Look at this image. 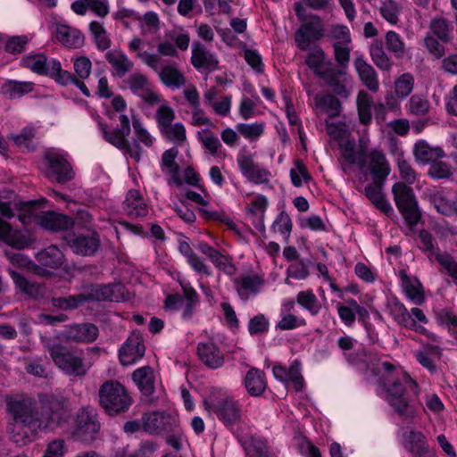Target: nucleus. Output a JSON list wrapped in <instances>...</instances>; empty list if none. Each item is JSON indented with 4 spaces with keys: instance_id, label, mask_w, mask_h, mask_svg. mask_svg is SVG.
Wrapping results in <instances>:
<instances>
[{
    "instance_id": "20e7f679",
    "label": "nucleus",
    "mask_w": 457,
    "mask_h": 457,
    "mask_svg": "<svg viewBox=\"0 0 457 457\" xmlns=\"http://www.w3.org/2000/svg\"><path fill=\"white\" fill-rule=\"evenodd\" d=\"M98 404L110 417L126 413L134 400L127 387L118 380L104 381L98 389Z\"/></svg>"
},
{
    "instance_id": "ddd939ff",
    "label": "nucleus",
    "mask_w": 457,
    "mask_h": 457,
    "mask_svg": "<svg viewBox=\"0 0 457 457\" xmlns=\"http://www.w3.org/2000/svg\"><path fill=\"white\" fill-rule=\"evenodd\" d=\"M98 334L95 324L85 322L66 326L62 336L66 342L89 344L96 340Z\"/></svg>"
},
{
    "instance_id": "0eeeda50",
    "label": "nucleus",
    "mask_w": 457,
    "mask_h": 457,
    "mask_svg": "<svg viewBox=\"0 0 457 457\" xmlns=\"http://www.w3.org/2000/svg\"><path fill=\"white\" fill-rule=\"evenodd\" d=\"M100 422L96 410L83 407L79 410L71 430L72 437L80 442L91 443L100 431Z\"/></svg>"
},
{
    "instance_id": "09e8293b",
    "label": "nucleus",
    "mask_w": 457,
    "mask_h": 457,
    "mask_svg": "<svg viewBox=\"0 0 457 457\" xmlns=\"http://www.w3.org/2000/svg\"><path fill=\"white\" fill-rule=\"evenodd\" d=\"M89 30L94 37L96 47L100 51L107 50L111 46V39L101 22L91 21Z\"/></svg>"
},
{
    "instance_id": "b1692460",
    "label": "nucleus",
    "mask_w": 457,
    "mask_h": 457,
    "mask_svg": "<svg viewBox=\"0 0 457 457\" xmlns=\"http://www.w3.org/2000/svg\"><path fill=\"white\" fill-rule=\"evenodd\" d=\"M369 157L370 171L373 180H377L379 184H385L390 173V166L386 155L378 150H372Z\"/></svg>"
},
{
    "instance_id": "774afa93",
    "label": "nucleus",
    "mask_w": 457,
    "mask_h": 457,
    "mask_svg": "<svg viewBox=\"0 0 457 457\" xmlns=\"http://www.w3.org/2000/svg\"><path fill=\"white\" fill-rule=\"evenodd\" d=\"M28 43L29 37L27 36L10 37L5 42L4 49L12 54H21L25 50Z\"/></svg>"
},
{
    "instance_id": "8fccbe9b",
    "label": "nucleus",
    "mask_w": 457,
    "mask_h": 457,
    "mask_svg": "<svg viewBox=\"0 0 457 457\" xmlns=\"http://www.w3.org/2000/svg\"><path fill=\"white\" fill-rule=\"evenodd\" d=\"M99 128L102 131L104 138L112 145L119 149L129 148V142L126 139L128 135L122 134L120 129H116L112 131H108L107 125L99 122Z\"/></svg>"
},
{
    "instance_id": "4468645a",
    "label": "nucleus",
    "mask_w": 457,
    "mask_h": 457,
    "mask_svg": "<svg viewBox=\"0 0 457 457\" xmlns=\"http://www.w3.org/2000/svg\"><path fill=\"white\" fill-rule=\"evenodd\" d=\"M0 241L21 250L29 247L34 239L28 230L12 229L8 222L0 218Z\"/></svg>"
},
{
    "instance_id": "f03ea898",
    "label": "nucleus",
    "mask_w": 457,
    "mask_h": 457,
    "mask_svg": "<svg viewBox=\"0 0 457 457\" xmlns=\"http://www.w3.org/2000/svg\"><path fill=\"white\" fill-rule=\"evenodd\" d=\"M387 395L386 401L398 416L405 421L411 422L417 414V409L408 395V390L415 395L419 394V385L408 373L393 382L383 385Z\"/></svg>"
},
{
    "instance_id": "cd10ccee",
    "label": "nucleus",
    "mask_w": 457,
    "mask_h": 457,
    "mask_svg": "<svg viewBox=\"0 0 457 457\" xmlns=\"http://www.w3.org/2000/svg\"><path fill=\"white\" fill-rule=\"evenodd\" d=\"M345 75L343 69L334 67L333 63L327 66L320 74L319 78L323 79L334 92L337 95L347 96L345 86L343 84L341 78Z\"/></svg>"
},
{
    "instance_id": "338daca9",
    "label": "nucleus",
    "mask_w": 457,
    "mask_h": 457,
    "mask_svg": "<svg viewBox=\"0 0 457 457\" xmlns=\"http://www.w3.org/2000/svg\"><path fill=\"white\" fill-rule=\"evenodd\" d=\"M429 106V102L420 95L412 96L409 101L410 112L417 116H422L428 113Z\"/></svg>"
},
{
    "instance_id": "4c0bfd02",
    "label": "nucleus",
    "mask_w": 457,
    "mask_h": 457,
    "mask_svg": "<svg viewBox=\"0 0 457 457\" xmlns=\"http://www.w3.org/2000/svg\"><path fill=\"white\" fill-rule=\"evenodd\" d=\"M331 62L330 60L327 59L325 52L319 46H315L311 49L305 60V63L313 71L317 77L327 66H329Z\"/></svg>"
},
{
    "instance_id": "5fc2aeb1",
    "label": "nucleus",
    "mask_w": 457,
    "mask_h": 457,
    "mask_svg": "<svg viewBox=\"0 0 457 457\" xmlns=\"http://www.w3.org/2000/svg\"><path fill=\"white\" fill-rule=\"evenodd\" d=\"M385 39L387 50L393 53L396 58H402L405 54V45L396 32L393 30L386 32Z\"/></svg>"
},
{
    "instance_id": "6e6552de",
    "label": "nucleus",
    "mask_w": 457,
    "mask_h": 457,
    "mask_svg": "<svg viewBox=\"0 0 457 457\" xmlns=\"http://www.w3.org/2000/svg\"><path fill=\"white\" fill-rule=\"evenodd\" d=\"M46 203V199L40 201L20 202L16 199V195L12 190L4 189L0 192V213L4 218L10 219L13 217L12 206L23 212L19 215V220L24 225L30 223L34 210L42 207Z\"/></svg>"
},
{
    "instance_id": "6ab92c4d",
    "label": "nucleus",
    "mask_w": 457,
    "mask_h": 457,
    "mask_svg": "<svg viewBox=\"0 0 457 457\" xmlns=\"http://www.w3.org/2000/svg\"><path fill=\"white\" fill-rule=\"evenodd\" d=\"M127 83L129 89L145 103L153 105L161 101L159 96L149 87V80L145 74L134 73L128 78Z\"/></svg>"
},
{
    "instance_id": "72a5a7b5",
    "label": "nucleus",
    "mask_w": 457,
    "mask_h": 457,
    "mask_svg": "<svg viewBox=\"0 0 457 457\" xmlns=\"http://www.w3.org/2000/svg\"><path fill=\"white\" fill-rule=\"evenodd\" d=\"M428 200L436 211L443 215L451 216L457 212L456 202L452 200L444 191L430 193Z\"/></svg>"
},
{
    "instance_id": "e433bc0d",
    "label": "nucleus",
    "mask_w": 457,
    "mask_h": 457,
    "mask_svg": "<svg viewBox=\"0 0 457 457\" xmlns=\"http://www.w3.org/2000/svg\"><path fill=\"white\" fill-rule=\"evenodd\" d=\"M370 54L373 63L383 71H389L393 67V61L384 49L383 42L375 39L370 46Z\"/></svg>"
},
{
    "instance_id": "c03bdc74",
    "label": "nucleus",
    "mask_w": 457,
    "mask_h": 457,
    "mask_svg": "<svg viewBox=\"0 0 457 457\" xmlns=\"http://www.w3.org/2000/svg\"><path fill=\"white\" fill-rule=\"evenodd\" d=\"M102 301L120 302L127 300L126 287L120 283L102 285Z\"/></svg>"
},
{
    "instance_id": "c9c22d12",
    "label": "nucleus",
    "mask_w": 457,
    "mask_h": 457,
    "mask_svg": "<svg viewBox=\"0 0 457 457\" xmlns=\"http://www.w3.org/2000/svg\"><path fill=\"white\" fill-rule=\"evenodd\" d=\"M132 378L145 395H151L154 392V376L150 366L136 370Z\"/></svg>"
},
{
    "instance_id": "58836bf2",
    "label": "nucleus",
    "mask_w": 457,
    "mask_h": 457,
    "mask_svg": "<svg viewBox=\"0 0 457 457\" xmlns=\"http://www.w3.org/2000/svg\"><path fill=\"white\" fill-rule=\"evenodd\" d=\"M179 155V149L176 147H171L166 151L162 155V169L167 170L168 174L170 176L171 180L179 185L181 183L179 174V165L176 162V159Z\"/></svg>"
},
{
    "instance_id": "79ce46f5",
    "label": "nucleus",
    "mask_w": 457,
    "mask_h": 457,
    "mask_svg": "<svg viewBox=\"0 0 457 457\" xmlns=\"http://www.w3.org/2000/svg\"><path fill=\"white\" fill-rule=\"evenodd\" d=\"M315 103L322 111L328 113L330 119L339 116L342 111L340 100L331 94L317 95Z\"/></svg>"
},
{
    "instance_id": "dca6fc26",
    "label": "nucleus",
    "mask_w": 457,
    "mask_h": 457,
    "mask_svg": "<svg viewBox=\"0 0 457 457\" xmlns=\"http://www.w3.org/2000/svg\"><path fill=\"white\" fill-rule=\"evenodd\" d=\"M237 163L242 174L255 184L269 183L270 171L253 162L251 155L242 154L237 158Z\"/></svg>"
},
{
    "instance_id": "0e129e2a",
    "label": "nucleus",
    "mask_w": 457,
    "mask_h": 457,
    "mask_svg": "<svg viewBox=\"0 0 457 457\" xmlns=\"http://www.w3.org/2000/svg\"><path fill=\"white\" fill-rule=\"evenodd\" d=\"M198 138L204 147L212 155L216 154L221 144L217 137L209 129H204L198 132Z\"/></svg>"
},
{
    "instance_id": "49530a36",
    "label": "nucleus",
    "mask_w": 457,
    "mask_h": 457,
    "mask_svg": "<svg viewBox=\"0 0 457 457\" xmlns=\"http://www.w3.org/2000/svg\"><path fill=\"white\" fill-rule=\"evenodd\" d=\"M296 302L303 308L310 312L312 315H316L321 309V304L312 290L301 291L297 294Z\"/></svg>"
},
{
    "instance_id": "7c9ffc66",
    "label": "nucleus",
    "mask_w": 457,
    "mask_h": 457,
    "mask_svg": "<svg viewBox=\"0 0 457 457\" xmlns=\"http://www.w3.org/2000/svg\"><path fill=\"white\" fill-rule=\"evenodd\" d=\"M413 154L418 162L424 163H432L445 155L440 146H432L425 140H420L414 145Z\"/></svg>"
},
{
    "instance_id": "680f3d73",
    "label": "nucleus",
    "mask_w": 457,
    "mask_h": 457,
    "mask_svg": "<svg viewBox=\"0 0 457 457\" xmlns=\"http://www.w3.org/2000/svg\"><path fill=\"white\" fill-rule=\"evenodd\" d=\"M328 37L335 40L333 44L349 45L352 41L350 31L344 25H332L328 30Z\"/></svg>"
},
{
    "instance_id": "ea45409f",
    "label": "nucleus",
    "mask_w": 457,
    "mask_h": 457,
    "mask_svg": "<svg viewBox=\"0 0 457 457\" xmlns=\"http://www.w3.org/2000/svg\"><path fill=\"white\" fill-rule=\"evenodd\" d=\"M179 251L187 259L191 268L200 273L210 275L207 265L196 253L192 250L190 245L187 241H180L179 244Z\"/></svg>"
},
{
    "instance_id": "5701e85b",
    "label": "nucleus",
    "mask_w": 457,
    "mask_h": 457,
    "mask_svg": "<svg viewBox=\"0 0 457 457\" xmlns=\"http://www.w3.org/2000/svg\"><path fill=\"white\" fill-rule=\"evenodd\" d=\"M123 211L132 219L145 217L148 213L147 205L138 190L131 189L127 193Z\"/></svg>"
},
{
    "instance_id": "f8f14e48",
    "label": "nucleus",
    "mask_w": 457,
    "mask_h": 457,
    "mask_svg": "<svg viewBox=\"0 0 457 457\" xmlns=\"http://www.w3.org/2000/svg\"><path fill=\"white\" fill-rule=\"evenodd\" d=\"M145 352V346L142 335L132 332L119 351L120 361L124 366L134 364L143 358Z\"/></svg>"
},
{
    "instance_id": "f3484780",
    "label": "nucleus",
    "mask_w": 457,
    "mask_h": 457,
    "mask_svg": "<svg viewBox=\"0 0 457 457\" xmlns=\"http://www.w3.org/2000/svg\"><path fill=\"white\" fill-rule=\"evenodd\" d=\"M67 245L77 254L83 256L94 254L99 248V237L93 233L91 235H67L65 236Z\"/></svg>"
},
{
    "instance_id": "a211bd4d",
    "label": "nucleus",
    "mask_w": 457,
    "mask_h": 457,
    "mask_svg": "<svg viewBox=\"0 0 457 457\" xmlns=\"http://www.w3.org/2000/svg\"><path fill=\"white\" fill-rule=\"evenodd\" d=\"M191 63L196 70L213 71L219 69V60L199 41L192 45Z\"/></svg>"
},
{
    "instance_id": "a18cd8bd",
    "label": "nucleus",
    "mask_w": 457,
    "mask_h": 457,
    "mask_svg": "<svg viewBox=\"0 0 457 457\" xmlns=\"http://www.w3.org/2000/svg\"><path fill=\"white\" fill-rule=\"evenodd\" d=\"M403 287L406 295L415 303L421 304L424 302V295L421 290V285L416 278H411L407 275H403Z\"/></svg>"
},
{
    "instance_id": "3c124183",
    "label": "nucleus",
    "mask_w": 457,
    "mask_h": 457,
    "mask_svg": "<svg viewBox=\"0 0 457 457\" xmlns=\"http://www.w3.org/2000/svg\"><path fill=\"white\" fill-rule=\"evenodd\" d=\"M405 445L408 450L414 453H422L427 449L424 435L420 431H409L404 434Z\"/></svg>"
},
{
    "instance_id": "2eb2a0df",
    "label": "nucleus",
    "mask_w": 457,
    "mask_h": 457,
    "mask_svg": "<svg viewBox=\"0 0 457 457\" xmlns=\"http://www.w3.org/2000/svg\"><path fill=\"white\" fill-rule=\"evenodd\" d=\"M141 420L144 430L149 434L158 435L174 430L175 420L163 412L144 413Z\"/></svg>"
},
{
    "instance_id": "4d7b16f0",
    "label": "nucleus",
    "mask_w": 457,
    "mask_h": 457,
    "mask_svg": "<svg viewBox=\"0 0 457 457\" xmlns=\"http://www.w3.org/2000/svg\"><path fill=\"white\" fill-rule=\"evenodd\" d=\"M22 63L37 74L46 75L47 72V58L42 54L28 56L22 60Z\"/></svg>"
},
{
    "instance_id": "9b49d317",
    "label": "nucleus",
    "mask_w": 457,
    "mask_h": 457,
    "mask_svg": "<svg viewBox=\"0 0 457 457\" xmlns=\"http://www.w3.org/2000/svg\"><path fill=\"white\" fill-rule=\"evenodd\" d=\"M47 168L46 176L52 181L65 184L74 178V172L69 162L61 154L48 152L46 154Z\"/></svg>"
},
{
    "instance_id": "f257e3e1",
    "label": "nucleus",
    "mask_w": 457,
    "mask_h": 457,
    "mask_svg": "<svg viewBox=\"0 0 457 457\" xmlns=\"http://www.w3.org/2000/svg\"><path fill=\"white\" fill-rule=\"evenodd\" d=\"M44 348L49 353L56 367L70 377L83 378L91 368L81 349L71 350L56 337L42 340Z\"/></svg>"
},
{
    "instance_id": "473e14b6",
    "label": "nucleus",
    "mask_w": 457,
    "mask_h": 457,
    "mask_svg": "<svg viewBox=\"0 0 457 457\" xmlns=\"http://www.w3.org/2000/svg\"><path fill=\"white\" fill-rule=\"evenodd\" d=\"M196 248L203 254L206 255L216 267L222 270L224 272L232 274L235 271V266L228 262V258L207 243H199Z\"/></svg>"
},
{
    "instance_id": "a878e982",
    "label": "nucleus",
    "mask_w": 457,
    "mask_h": 457,
    "mask_svg": "<svg viewBox=\"0 0 457 457\" xmlns=\"http://www.w3.org/2000/svg\"><path fill=\"white\" fill-rule=\"evenodd\" d=\"M354 67L363 85L370 91L377 92L379 88V82L375 69L361 56L354 60Z\"/></svg>"
},
{
    "instance_id": "052dcab7",
    "label": "nucleus",
    "mask_w": 457,
    "mask_h": 457,
    "mask_svg": "<svg viewBox=\"0 0 457 457\" xmlns=\"http://www.w3.org/2000/svg\"><path fill=\"white\" fill-rule=\"evenodd\" d=\"M56 82L61 85L67 86L69 84H74L78 88L81 90L84 96L89 97L91 96L89 89L86 86V84L78 79L75 75H72L71 72L62 71L54 77Z\"/></svg>"
},
{
    "instance_id": "412c9836",
    "label": "nucleus",
    "mask_w": 457,
    "mask_h": 457,
    "mask_svg": "<svg viewBox=\"0 0 457 457\" xmlns=\"http://www.w3.org/2000/svg\"><path fill=\"white\" fill-rule=\"evenodd\" d=\"M236 290L240 298L246 301L251 295L258 294L265 284L263 276L244 275L234 279Z\"/></svg>"
},
{
    "instance_id": "1a4fd4ad",
    "label": "nucleus",
    "mask_w": 457,
    "mask_h": 457,
    "mask_svg": "<svg viewBox=\"0 0 457 457\" xmlns=\"http://www.w3.org/2000/svg\"><path fill=\"white\" fill-rule=\"evenodd\" d=\"M325 36V27L320 16L309 15L308 20L302 21L299 29L295 33L296 46L305 51L312 43L320 41Z\"/></svg>"
},
{
    "instance_id": "7ed1b4c3",
    "label": "nucleus",
    "mask_w": 457,
    "mask_h": 457,
    "mask_svg": "<svg viewBox=\"0 0 457 457\" xmlns=\"http://www.w3.org/2000/svg\"><path fill=\"white\" fill-rule=\"evenodd\" d=\"M38 430L54 431L63 427L71 418L69 400L54 394L39 395Z\"/></svg>"
},
{
    "instance_id": "393cba45",
    "label": "nucleus",
    "mask_w": 457,
    "mask_h": 457,
    "mask_svg": "<svg viewBox=\"0 0 457 457\" xmlns=\"http://www.w3.org/2000/svg\"><path fill=\"white\" fill-rule=\"evenodd\" d=\"M197 353L200 360L210 369H218L224 363V355L212 342L199 343Z\"/></svg>"
},
{
    "instance_id": "9d476101",
    "label": "nucleus",
    "mask_w": 457,
    "mask_h": 457,
    "mask_svg": "<svg viewBox=\"0 0 457 457\" xmlns=\"http://www.w3.org/2000/svg\"><path fill=\"white\" fill-rule=\"evenodd\" d=\"M204 409L216 414L226 425H233L241 419V409L231 397H225L214 402L204 401Z\"/></svg>"
},
{
    "instance_id": "69168bd1",
    "label": "nucleus",
    "mask_w": 457,
    "mask_h": 457,
    "mask_svg": "<svg viewBox=\"0 0 457 457\" xmlns=\"http://www.w3.org/2000/svg\"><path fill=\"white\" fill-rule=\"evenodd\" d=\"M400 9V5L394 0H386L380 7V13L388 22L396 24Z\"/></svg>"
},
{
    "instance_id": "c756f323",
    "label": "nucleus",
    "mask_w": 457,
    "mask_h": 457,
    "mask_svg": "<svg viewBox=\"0 0 457 457\" xmlns=\"http://www.w3.org/2000/svg\"><path fill=\"white\" fill-rule=\"evenodd\" d=\"M245 386L251 396L262 395L267 387L265 373L257 368H251L245 375Z\"/></svg>"
},
{
    "instance_id": "864d4df0",
    "label": "nucleus",
    "mask_w": 457,
    "mask_h": 457,
    "mask_svg": "<svg viewBox=\"0 0 457 457\" xmlns=\"http://www.w3.org/2000/svg\"><path fill=\"white\" fill-rule=\"evenodd\" d=\"M453 167L446 162L436 160L428 170V176L435 179H448L453 174Z\"/></svg>"
},
{
    "instance_id": "4be33fe9",
    "label": "nucleus",
    "mask_w": 457,
    "mask_h": 457,
    "mask_svg": "<svg viewBox=\"0 0 457 457\" xmlns=\"http://www.w3.org/2000/svg\"><path fill=\"white\" fill-rule=\"evenodd\" d=\"M9 274L12 278L15 286L20 291L28 297L38 300L45 297V286L37 282L27 279L23 275L16 270H9Z\"/></svg>"
},
{
    "instance_id": "bf43d9fd",
    "label": "nucleus",
    "mask_w": 457,
    "mask_h": 457,
    "mask_svg": "<svg viewBox=\"0 0 457 457\" xmlns=\"http://www.w3.org/2000/svg\"><path fill=\"white\" fill-rule=\"evenodd\" d=\"M435 257L446 273L457 283V261L448 253H435Z\"/></svg>"
},
{
    "instance_id": "bb28decb",
    "label": "nucleus",
    "mask_w": 457,
    "mask_h": 457,
    "mask_svg": "<svg viewBox=\"0 0 457 457\" xmlns=\"http://www.w3.org/2000/svg\"><path fill=\"white\" fill-rule=\"evenodd\" d=\"M55 37L60 43L70 48H78L84 43V36L81 32L67 25L57 24Z\"/></svg>"
},
{
    "instance_id": "e2e57ef3",
    "label": "nucleus",
    "mask_w": 457,
    "mask_h": 457,
    "mask_svg": "<svg viewBox=\"0 0 457 457\" xmlns=\"http://www.w3.org/2000/svg\"><path fill=\"white\" fill-rule=\"evenodd\" d=\"M155 119L157 127L161 131L162 129L172 124V121L175 119V112L169 105L162 104L156 110Z\"/></svg>"
},
{
    "instance_id": "39448f33",
    "label": "nucleus",
    "mask_w": 457,
    "mask_h": 457,
    "mask_svg": "<svg viewBox=\"0 0 457 457\" xmlns=\"http://www.w3.org/2000/svg\"><path fill=\"white\" fill-rule=\"evenodd\" d=\"M6 411L16 424L30 431L38 430V411L37 403L30 398L6 396Z\"/></svg>"
},
{
    "instance_id": "6e6d98bb",
    "label": "nucleus",
    "mask_w": 457,
    "mask_h": 457,
    "mask_svg": "<svg viewBox=\"0 0 457 457\" xmlns=\"http://www.w3.org/2000/svg\"><path fill=\"white\" fill-rule=\"evenodd\" d=\"M414 78L410 73H403L395 82V93L399 98L407 97L412 91Z\"/></svg>"
},
{
    "instance_id": "603ef678",
    "label": "nucleus",
    "mask_w": 457,
    "mask_h": 457,
    "mask_svg": "<svg viewBox=\"0 0 457 457\" xmlns=\"http://www.w3.org/2000/svg\"><path fill=\"white\" fill-rule=\"evenodd\" d=\"M160 133L167 140L174 142L177 145H182L187 139L185 126L180 122L170 124L162 129Z\"/></svg>"
},
{
    "instance_id": "423d86ee",
    "label": "nucleus",
    "mask_w": 457,
    "mask_h": 457,
    "mask_svg": "<svg viewBox=\"0 0 457 457\" xmlns=\"http://www.w3.org/2000/svg\"><path fill=\"white\" fill-rule=\"evenodd\" d=\"M392 193L397 209L409 226H415L421 218L413 189L403 182H396Z\"/></svg>"
},
{
    "instance_id": "37998d69",
    "label": "nucleus",
    "mask_w": 457,
    "mask_h": 457,
    "mask_svg": "<svg viewBox=\"0 0 457 457\" xmlns=\"http://www.w3.org/2000/svg\"><path fill=\"white\" fill-rule=\"evenodd\" d=\"M161 81L170 87H180L186 84L185 76L172 65L164 66L158 72Z\"/></svg>"
},
{
    "instance_id": "c85d7f7f",
    "label": "nucleus",
    "mask_w": 457,
    "mask_h": 457,
    "mask_svg": "<svg viewBox=\"0 0 457 457\" xmlns=\"http://www.w3.org/2000/svg\"><path fill=\"white\" fill-rule=\"evenodd\" d=\"M384 184H379L377 180H373L364 188L366 197L382 212L388 215L393 212V208L382 192Z\"/></svg>"
},
{
    "instance_id": "13d9d810",
    "label": "nucleus",
    "mask_w": 457,
    "mask_h": 457,
    "mask_svg": "<svg viewBox=\"0 0 457 457\" xmlns=\"http://www.w3.org/2000/svg\"><path fill=\"white\" fill-rule=\"evenodd\" d=\"M51 303L54 307L62 311L74 310L83 304L79 294L67 297H52Z\"/></svg>"
},
{
    "instance_id": "de8ad7c7",
    "label": "nucleus",
    "mask_w": 457,
    "mask_h": 457,
    "mask_svg": "<svg viewBox=\"0 0 457 457\" xmlns=\"http://www.w3.org/2000/svg\"><path fill=\"white\" fill-rule=\"evenodd\" d=\"M33 86L31 82L8 81L2 87V91L9 98L14 99L31 92Z\"/></svg>"
},
{
    "instance_id": "a19ab883",
    "label": "nucleus",
    "mask_w": 457,
    "mask_h": 457,
    "mask_svg": "<svg viewBox=\"0 0 457 457\" xmlns=\"http://www.w3.org/2000/svg\"><path fill=\"white\" fill-rule=\"evenodd\" d=\"M431 36L437 37L442 43L451 42L453 39V27L445 18L436 17L429 24Z\"/></svg>"
},
{
    "instance_id": "aec40b11",
    "label": "nucleus",
    "mask_w": 457,
    "mask_h": 457,
    "mask_svg": "<svg viewBox=\"0 0 457 457\" xmlns=\"http://www.w3.org/2000/svg\"><path fill=\"white\" fill-rule=\"evenodd\" d=\"M35 215L38 224L48 230H67L73 226V220L71 217L54 211L40 212Z\"/></svg>"
},
{
    "instance_id": "2f4dec72",
    "label": "nucleus",
    "mask_w": 457,
    "mask_h": 457,
    "mask_svg": "<svg viewBox=\"0 0 457 457\" xmlns=\"http://www.w3.org/2000/svg\"><path fill=\"white\" fill-rule=\"evenodd\" d=\"M36 259L41 266L58 269L64 262V254L56 245H51L38 252Z\"/></svg>"
},
{
    "instance_id": "f704fd0d",
    "label": "nucleus",
    "mask_w": 457,
    "mask_h": 457,
    "mask_svg": "<svg viewBox=\"0 0 457 457\" xmlns=\"http://www.w3.org/2000/svg\"><path fill=\"white\" fill-rule=\"evenodd\" d=\"M105 59L114 69L119 78L124 77L134 66L133 62L120 50H112L105 54Z\"/></svg>"
}]
</instances>
